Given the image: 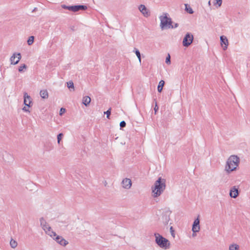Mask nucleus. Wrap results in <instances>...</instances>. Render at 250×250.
Masks as SVG:
<instances>
[{
	"label": "nucleus",
	"instance_id": "f257e3e1",
	"mask_svg": "<svg viewBox=\"0 0 250 250\" xmlns=\"http://www.w3.org/2000/svg\"><path fill=\"white\" fill-rule=\"evenodd\" d=\"M166 180L159 177L154 183V187H152L153 196L154 197L159 196L166 188Z\"/></svg>",
	"mask_w": 250,
	"mask_h": 250
},
{
	"label": "nucleus",
	"instance_id": "f03ea898",
	"mask_svg": "<svg viewBox=\"0 0 250 250\" xmlns=\"http://www.w3.org/2000/svg\"><path fill=\"white\" fill-rule=\"evenodd\" d=\"M240 162L239 158L236 155H231L227 160L225 170L228 173L235 170Z\"/></svg>",
	"mask_w": 250,
	"mask_h": 250
},
{
	"label": "nucleus",
	"instance_id": "7ed1b4c3",
	"mask_svg": "<svg viewBox=\"0 0 250 250\" xmlns=\"http://www.w3.org/2000/svg\"><path fill=\"white\" fill-rule=\"evenodd\" d=\"M155 243L161 248L164 250L169 249L170 243L168 239L164 237L159 233H154Z\"/></svg>",
	"mask_w": 250,
	"mask_h": 250
},
{
	"label": "nucleus",
	"instance_id": "20e7f679",
	"mask_svg": "<svg viewBox=\"0 0 250 250\" xmlns=\"http://www.w3.org/2000/svg\"><path fill=\"white\" fill-rule=\"evenodd\" d=\"M164 15L160 17V26L162 29L169 28V26L171 25L172 23L171 18L167 17V13H164Z\"/></svg>",
	"mask_w": 250,
	"mask_h": 250
},
{
	"label": "nucleus",
	"instance_id": "39448f33",
	"mask_svg": "<svg viewBox=\"0 0 250 250\" xmlns=\"http://www.w3.org/2000/svg\"><path fill=\"white\" fill-rule=\"evenodd\" d=\"M40 222L41 227L46 234L51 237L56 236V232L51 230V228L47 224L45 220L43 217L40 218Z\"/></svg>",
	"mask_w": 250,
	"mask_h": 250
},
{
	"label": "nucleus",
	"instance_id": "423d86ee",
	"mask_svg": "<svg viewBox=\"0 0 250 250\" xmlns=\"http://www.w3.org/2000/svg\"><path fill=\"white\" fill-rule=\"evenodd\" d=\"M62 7L65 9H67L69 11L76 12L80 10L84 11L87 9V7L86 5H76L67 6L66 5H62Z\"/></svg>",
	"mask_w": 250,
	"mask_h": 250
},
{
	"label": "nucleus",
	"instance_id": "0eeeda50",
	"mask_svg": "<svg viewBox=\"0 0 250 250\" xmlns=\"http://www.w3.org/2000/svg\"><path fill=\"white\" fill-rule=\"evenodd\" d=\"M193 36L190 33H187L183 40V45L185 47L189 46L193 42Z\"/></svg>",
	"mask_w": 250,
	"mask_h": 250
},
{
	"label": "nucleus",
	"instance_id": "6e6552de",
	"mask_svg": "<svg viewBox=\"0 0 250 250\" xmlns=\"http://www.w3.org/2000/svg\"><path fill=\"white\" fill-rule=\"evenodd\" d=\"M171 213V211L168 209L166 210L163 212L162 220L165 225L168 224V223L170 220V215Z\"/></svg>",
	"mask_w": 250,
	"mask_h": 250
},
{
	"label": "nucleus",
	"instance_id": "1a4fd4ad",
	"mask_svg": "<svg viewBox=\"0 0 250 250\" xmlns=\"http://www.w3.org/2000/svg\"><path fill=\"white\" fill-rule=\"evenodd\" d=\"M21 56L20 53H14L10 59L11 63L14 65L17 64L21 59Z\"/></svg>",
	"mask_w": 250,
	"mask_h": 250
},
{
	"label": "nucleus",
	"instance_id": "9d476101",
	"mask_svg": "<svg viewBox=\"0 0 250 250\" xmlns=\"http://www.w3.org/2000/svg\"><path fill=\"white\" fill-rule=\"evenodd\" d=\"M199 217L198 216V217L194 220L192 225V230L194 233L199 232L200 229Z\"/></svg>",
	"mask_w": 250,
	"mask_h": 250
},
{
	"label": "nucleus",
	"instance_id": "9b49d317",
	"mask_svg": "<svg viewBox=\"0 0 250 250\" xmlns=\"http://www.w3.org/2000/svg\"><path fill=\"white\" fill-rule=\"evenodd\" d=\"M122 186L124 188L128 189H129L132 185V182L130 179L125 178L122 182Z\"/></svg>",
	"mask_w": 250,
	"mask_h": 250
},
{
	"label": "nucleus",
	"instance_id": "f8f14e48",
	"mask_svg": "<svg viewBox=\"0 0 250 250\" xmlns=\"http://www.w3.org/2000/svg\"><path fill=\"white\" fill-rule=\"evenodd\" d=\"M139 10L145 17H148V16H150V13L148 10L146 8V7L144 5L141 4L139 6Z\"/></svg>",
	"mask_w": 250,
	"mask_h": 250
},
{
	"label": "nucleus",
	"instance_id": "ddd939ff",
	"mask_svg": "<svg viewBox=\"0 0 250 250\" xmlns=\"http://www.w3.org/2000/svg\"><path fill=\"white\" fill-rule=\"evenodd\" d=\"M24 104L25 105L30 107L31 103H32V99L30 96L28 95V94L26 92L24 93Z\"/></svg>",
	"mask_w": 250,
	"mask_h": 250
},
{
	"label": "nucleus",
	"instance_id": "4468645a",
	"mask_svg": "<svg viewBox=\"0 0 250 250\" xmlns=\"http://www.w3.org/2000/svg\"><path fill=\"white\" fill-rule=\"evenodd\" d=\"M221 44L223 48V50L227 49L228 45V40L227 38L224 36L220 37Z\"/></svg>",
	"mask_w": 250,
	"mask_h": 250
},
{
	"label": "nucleus",
	"instance_id": "2eb2a0df",
	"mask_svg": "<svg viewBox=\"0 0 250 250\" xmlns=\"http://www.w3.org/2000/svg\"><path fill=\"white\" fill-rule=\"evenodd\" d=\"M239 195L238 189L235 186L233 187L230 190L229 195L231 198H236Z\"/></svg>",
	"mask_w": 250,
	"mask_h": 250
},
{
	"label": "nucleus",
	"instance_id": "dca6fc26",
	"mask_svg": "<svg viewBox=\"0 0 250 250\" xmlns=\"http://www.w3.org/2000/svg\"><path fill=\"white\" fill-rule=\"evenodd\" d=\"M54 239L59 244L62 246H65L68 244V242L64 239L62 237L60 236H56Z\"/></svg>",
	"mask_w": 250,
	"mask_h": 250
},
{
	"label": "nucleus",
	"instance_id": "f3484780",
	"mask_svg": "<svg viewBox=\"0 0 250 250\" xmlns=\"http://www.w3.org/2000/svg\"><path fill=\"white\" fill-rule=\"evenodd\" d=\"M91 102V98L90 97L88 96H86L83 97V104H84L85 106H87L89 105L90 103Z\"/></svg>",
	"mask_w": 250,
	"mask_h": 250
},
{
	"label": "nucleus",
	"instance_id": "a211bd4d",
	"mask_svg": "<svg viewBox=\"0 0 250 250\" xmlns=\"http://www.w3.org/2000/svg\"><path fill=\"white\" fill-rule=\"evenodd\" d=\"M40 94L42 99H47L48 97V93L46 89L41 90Z\"/></svg>",
	"mask_w": 250,
	"mask_h": 250
},
{
	"label": "nucleus",
	"instance_id": "6ab92c4d",
	"mask_svg": "<svg viewBox=\"0 0 250 250\" xmlns=\"http://www.w3.org/2000/svg\"><path fill=\"white\" fill-rule=\"evenodd\" d=\"M165 81H163V80H161L159 83V84L158 85V87H157V90H158V91L159 92H161L162 90H163V86L165 84Z\"/></svg>",
	"mask_w": 250,
	"mask_h": 250
},
{
	"label": "nucleus",
	"instance_id": "aec40b11",
	"mask_svg": "<svg viewBox=\"0 0 250 250\" xmlns=\"http://www.w3.org/2000/svg\"><path fill=\"white\" fill-rule=\"evenodd\" d=\"M185 11L189 14H192L194 13L193 10L188 4H185Z\"/></svg>",
	"mask_w": 250,
	"mask_h": 250
},
{
	"label": "nucleus",
	"instance_id": "412c9836",
	"mask_svg": "<svg viewBox=\"0 0 250 250\" xmlns=\"http://www.w3.org/2000/svg\"><path fill=\"white\" fill-rule=\"evenodd\" d=\"M134 52H135V54L136 55L140 63H141V53H140L139 50L136 48H134Z\"/></svg>",
	"mask_w": 250,
	"mask_h": 250
},
{
	"label": "nucleus",
	"instance_id": "4be33fe9",
	"mask_svg": "<svg viewBox=\"0 0 250 250\" xmlns=\"http://www.w3.org/2000/svg\"><path fill=\"white\" fill-rule=\"evenodd\" d=\"M239 246L237 244H232L229 247V250H238Z\"/></svg>",
	"mask_w": 250,
	"mask_h": 250
},
{
	"label": "nucleus",
	"instance_id": "5701e85b",
	"mask_svg": "<svg viewBox=\"0 0 250 250\" xmlns=\"http://www.w3.org/2000/svg\"><path fill=\"white\" fill-rule=\"evenodd\" d=\"M67 87L71 90V88H72L73 90H74V83L72 81H70L67 83Z\"/></svg>",
	"mask_w": 250,
	"mask_h": 250
},
{
	"label": "nucleus",
	"instance_id": "b1692460",
	"mask_svg": "<svg viewBox=\"0 0 250 250\" xmlns=\"http://www.w3.org/2000/svg\"><path fill=\"white\" fill-rule=\"evenodd\" d=\"M34 36H30L29 37L28 40H27V44L29 45H31L33 44V42H34Z\"/></svg>",
	"mask_w": 250,
	"mask_h": 250
},
{
	"label": "nucleus",
	"instance_id": "393cba45",
	"mask_svg": "<svg viewBox=\"0 0 250 250\" xmlns=\"http://www.w3.org/2000/svg\"><path fill=\"white\" fill-rule=\"evenodd\" d=\"M10 245L12 248H15L17 246V242L13 239H11Z\"/></svg>",
	"mask_w": 250,
	"mask_h": 250
},
{
	"label": "nucleus",
	"instance_id": "a878e982",
	"mask_svg": "<svg viewBox=\"0 0 250 250\" xmlns=\"http://www.w3.org/2000/svg\"><path fill=\"white\" fill-rule=\"evenodd\" d=\"M26 68H27L26 65H25V64H22V65L20 66V67H19L18 70L20 72H22L23 71V69H26Z\"/></svg>",
	"mask_w": 250,
	"mask_h": 250
},
{
	"label": "nucleus",
	"instance_id": "bb28decb",
	"mask_svg": "<svg viewBox=\"0 0 250 250\" xmlns=\"http://www.w3.org/2000/svg\"><path fill=\"white\" fill-rule=\"evenodd\" d=\"M63 136V135L62 133H60L57 135V141L58 144H60V141H61Z\"/></svg>",
	"mask_w": 250,
	"mask_h": 250
},
{
	"label": "nucleus",
	"instance_id": "cd10ccee",
	"mask_svg": "<svg viewBox=\"0 0 250 250\" xmlns=\"http://www.w3.org/2000/svg\"><path fill=\"white\" fill-rule=\"evenodd\" d=\"M104 113L106 115L107 118L109 119L111 114V109H108L106 111L104 112Z\"/></svg>",
	"mask_w": 250,
	"mask_h": 250
},
{
	"label": "nucleus",
	"instance_id": "c85d7f7f",
	"mask_svg": "<svg viewBox=\"0 0 250 250\" xmlns=\"http://www.w3.org/2000/svg\"><path fill=\"white\" fill-rule=\"evenodd\" d=\"M170 232L171 233V234L173 238H174L175 234V232H174V229H173V227L172 226L170 227Z\"/></svg>",
	"mask_w": 250,
	"mask_h": 250
},
{
	"label": "nucleus",
	"instance_id": "c756f323",
	"mask_svg": "<svg viewBox=\"0 0 250 250\" xmlns=\"http://www.w3.org/2000/svg\"><path fill=\"white\" fill-rule=\"evenodd\" d=\"M166 63L167 64H169L170 63V56L169 54H168V56L166 57Z\"/></svg>",
	"mask_w": 250,
	"mask_h": 250
},
{
	"label": "nucleus",
	"instance_id": "7c9ffc66",
	"mask_svg": "<svg viewBox=\"0 0 250 250\" xmlns=\"http://www.w3.org/2000/svg\"><path fill=\"white\" fill-rule=\"evenodd\" d=\"M125 125H126V123L125 122V121H123L120 122V126L121 128L125 127Z\"/></svg>",
	"mask_w": 250,
	"mask_h": 250
},
{
	"label": "nucleus",
	"instance_id": "2f4dec72",
	"mask_svg": "<svg viewBox=\"0 0 250 250\" xmlns=\"http://www.w3.org/2000/svg\"><path fill=\"white\" fill-rule=\"evenodd\" d=\"M216 3L215 4H217L218 7L221 6L222 3V0H215Z\"/></svg>",
	"mask_w": 250,
	"mask_h": 250
},
{
	"label": "nucleus",
	"instance_id": "473e14b6",
	"mask_svg": "<svg viewBox=\"0 0 250 250\" xmlns=\"http://www.w3.org/2000/svg\"><path fill=\"white\" fill-rule=\"evenodd\" d=\"M178 26V24L177 23H174V25H172L171 24V25H170V26H169V28H177V27Z\"/></svg>",
	"mask_w": 250,
	"mask_h": 250
},
{
	"label": "nucleus",
	"instance_id": "72a5a7b5",
	"mask_svg": "<svg viewBox=\"0 0 250 250\" xmlns=\"http://www.w3.org/2000/svg\"><path fill=\"white\" fill-rule=\"evenodd\" d=\"M65 112V109L64 108H61L60 110V115H62Z\"/></svg>",
	"mask_w": 250,
	"mask_h": 250
},
{
	"label": "nucleus",
	"instance_id": "f704fd0d",
	"mask_svg": "<svg viewBox=\"0 0 250 250\" xmlns=\"http://www.w3.org/2000/svg\"><path fill=\"white\" fill-rule=\"evenodd\" d=\"M158 109H159V107H158V105L157 104V103H156L155 105V107L154 108V110L155 111V114L156 113V112L158 110Z\"/></svg>",
	"mask_w": 250,
	"mask_h": 250
},
{
	"label": "nucleus",
	"instance_id": "c9c22d12",
	"mask_svg": "<svg viewBox=\"0 0 250 250\" xmlns=\"http://www.w3.org/2000/svg\"><path fill=\"white\" fill-rule=\"evenodd\" d=\"M22 110L25 112H29L28 108H27L25 106L22 108Z\"/></svg>",
	"mask_w": 250,
	"mask_h": 250
},
{
	"label": "nucleus",
	"instance_id": "e433bc0d",
	"mask_svg": "<svg viewBox=\"0 0 250 250\" xmlns=\"http://www.w3.org/2000/svg\"><path fill=\"white\" fill-rule=\"evenodd\" d=\"M38 10V8L37 7H35L33 10H32V12H36L37 10Z\"/></svg>",
	"mask_w": 250,
	"mask_h": 250
},
{
	"label": "nucleus",
	"instance_id": "4c0bfd02",
	"mask_svg": "<svg viewBox=\"0 0 250 250\" xmlns=\"http://www.w3.org/2000/svg\"><path fill=\"white\" fill-rule=\"evenodd\" d=\"M5 155H6L7 157H11V158H12V156H11V155L10 154H8V153H5Z\"/></svg>",
	"mask_w": 250,
	"mask_h": 250
},
{
	"label": "nucleus",
	"instance_id": "58836bf2",
	"mask_svg": "<svg viewBox=\"0 0 250 250\" xmlns=\"http://www.w3.org/2000/svg\"><path fill=\"white\" fill-rule=\"evenodd\" d=\"M74 26L71 27V30H74Z\"/></svg>",
	"mask_w": 250,
	"mask_h": 250
},
{
	"label": "nucleus",
	"instance_id": "ea45409f",
	"mask_svg": "<svg viewBox=\"0 0 250 250\" xmlns=\"http://www.w3.org/2000/svg\"><path fill=\"white\" fill-rule=\"evenodd\" d=\"M208 5H210L211 4H210V0L208 1Z\"/></svg>",
	"mask_w": 250,
	"mask_h": 250
},
{
	"label": "nucleus",
	"instance_id": "a19ab883",
	"mask_svg": "<svg viewBox=\"0 0 250 250\" xmlns=\"http://www.w3.org/2000/svg\"><path fill=\"white\" fill-rule=\"evenodd\" d=\"M195 235H196V234H194V233H193V236H195Z\"/></svg>",
	"mask_w": 250,
	"mask_h": 250
},
{
	"label": "nucleus",
	"instance_id": "79ce46f5",
	"mask_svg": "<svg viewBox=\"0 0 250 250\" xmlns=\"http://www.w3.org/2000/svg\"><path fill=\"white\" fill-rule=\"evenodd\" d=\"M195 235H196V234H194V233H193V236H195Z\"/></svg>",
	"mask_w": 250,
	"mask_h": 250
}]
</instances>
